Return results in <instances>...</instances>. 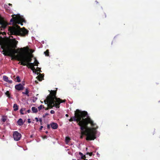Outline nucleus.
Returning a JSON list of instances; mask_svg holds the SVG:
<instances>
[{
  "instance_id": "nucleus-43",
  "label": "nucleus",
  "mask_w": 160,
  "mask_h": 160,
  "mask_svg": "<svg viewBox=\"0 0 160 160\" xmlns=\"http://www.w3.org/2000/svg\"><path fill=\"white\" fill-rule=\"evenodd\" d=\"M39 81H41V80H40V79L39 78Z\"/></svg>"
},
{
  "instance_id": "nucleus-34",
  "label": "nucleus",
  "mask_w": 160,
  "mask_h": 160,
  "mask_svg": "<svg viewBox=\"0 0 160 160\" xmlns=\"http://www.w3.org/2000/svg\"><path fill=\"white\" fill-rule=\"evenodd\" d=\"M30 111H31V110H29V109L28 110V111H27V112L28 113H29L30 112Z\"/></svg>"
},
{
  "instance_id": "nucleus-29",
  "label": "nucleus",
  "mask_w": 160,
  "mask_h": 160,
  "mask_svg": "<svg viewBox=\"0 0 160 160\" xmlns=\"http://www.w3.org/2000/svg\"><path fill=\"white\" fill-rule=\"evenodd\" d=\"M87 154H88V155H89L90 156H91L92 155V153H89V152H87Z\"/></svg>"
},
{
  "instance_id": "nucleus-10",
  "label": "nucleus",
  "mask_w": 160,
  "mask_h": 160,
  "mask_svg": "<svg viewBox=\"0 0 160 160\" xmlns=\"http://www.w3.org/2000/svg\"><path fill=\"white\" fill-rule=\"evenodd\" d=\"M3 79L4 81L8 83H12V80H8V78L6 76H3Z\"/></svg>"
},
{
  "instance_id": "nucleus-20",
  "label": "nucleus",
  "mask_w": 160,
  "mask_h": 160,
  "mask_svg": "<svg viewBox=\"0 0 160 160\" xmlns=\"http://www.w3.org/2000/svg\"><path fill=\"white\" fill-rule=\"evenodd\" d=\"M5 94L8 98H10V94L9 93V91H7L5 93Z\"/></svg>"
},
{
  "instance_id": "nucleus-2",
  "label": "nucleus",
  "mask_w": 160,
  "mask_h": 160,
  "mask_svg": "<svg viewBox=\"0 0 160 160\" xmlns=\"http://www.w3.org/2000/svg\"><path fill=\"white\" fill-rule=\"evenodd\" d=\"M88 113L87 112L81 111L77 110L75 112L74 116L72 117L69 121H76L78 124L80 126V129L82 131V133H86L83 130L85 129V126L90 123L92 126H94L93 122L89 117H87Z\"/></svg>"
},
{
  "instance_id": "nucleus-1",
  "label": "nucleus",
  "mask_w": 160,
  "mask_h": 160,
  "mask_svg": "<svg viewBox=\"0 0 160 160\" xmlns=\"http://www.w3.org/2000/svg\"><path fill=\"white\" fill-rule=\"evenodd\" d=\"M10 37L12 38L10 39L11 42L10 45L4 43L1 46V48L3 49L2 52H4V55L11 56L20 61V57L21 56H22L23 54L21 52H18V51L20 49L19 48L17 50L15 49L17 48V45L18 41H16V38H13L12 36H11Z\"/></svg>"
},
{
  "instance_id": "nucleus-38",
  "label": "nucleus",
  "mask_w": 160,
  "mask_h": 160,
  "mask_svg": "<svg viewBox=\"0 0 160 160\" xmlns=\"http://www.w3.org/2000/svg\"><path fill=\"white\" fill-rule=\"evenodd\" d=\"M86 158H82V159H84V160H88L87 159H86Z\"/></svg>"
},
{
  "instance_id": "nucleus-31",
  "label": "nucleus",
  "mask_w": 160,
  "mask_h": 160,
  "mask_svg": "<svg viewBox=\"0 0 160 160\" xmlns=\"http://www.w3.org/2000/svg\"><path fill=\"white\" fill-rule=\"evenodd\" d=\"M35 119L36 120V121H37V122H38V118H35Z\"/></svg>"
},
{
  "instance_id": "nucleus-19",
  "label": "nucleus",
  "mask_w": 160,
  "mask_h": 160,
  "mask_svg": "<svg viewBox=\"0 0 160 160\" xmlns=\"http://www.w3.org/2000/svg\"><path fill=\"white\" fill-rule=\"evenodd\" d=\"M79 154L81 156V158H86V157L85 155H83V154L81 152H79Z\"/></svg>"
},
{
  "instance_id": "nucleus-32",
  "label": "nucleus",
  "mask_w": 160,
  "mask_h": 160,
  "mask_svg": "<svg viewBox=\"0 0 160 160\" xmlns=\"http://www.w3.org/2000/svg\"><path fill=\"white\" fill-rule=\"evenodd\" d=\"M30 52H31V53H32V52H33L34 51H33V50H32V49H31V50H30Z\"/></svg>"
},
{
  "instance_id": "nucleus-14",
  "label": "nucleus",
  "mask_w": 160,
  "mask_h": 160,
  "mask_svg": "<svg viewBox=\"0 0 160 160\" xmlns=\"http://www.w3.org/2000/svg\"><path fill=\"white\" fill-rule=\"evenodd\" d=\"M32 110L33 113H37L38 112L37 108L35 107H32Z\"/></svg>"
},
{
  "instance_id": "nucleus-42",
  "label": "nucleus",
  "mask_w": 160,
  "mask_h": 160,
  "mask_svg": "<svg viewBox=\"0 0 160 160\" xmlns=\"http://www.w3.org/2000/svg\"><path fill=\"white\" fill-rule=\"evenodd\" d=\"M48 115V113H46V115Z\"/></svg>"
},
{
  "instance_id": "nucleus-9",
  "label": "nucleus",
  "mask_w": 160,
  "mask_h": 160,
  "mask_svg": "<svg viewBox=\"0 0 160 160\" xmlns=\"http://www.w3.org/2000/svg\"><path fill=\"white\" fill-rule=\"evenodd\" d=\"M34 66L35 65L34 63H30L28 64V65L27 66L28 68H30L33 71L36 70L35 68L34 67Z\"/></svg>"
},
{
  "instance_id": "nucleus-37",
  "label": "nucleus",
  "mask_w": 160,
  "mask_h": 160,
  "mask_svg": "<svg viewBox=\"0 0 160 160\" xmlns=\"http://www.w3.org/2000/svg\"><path fill=\"white\" fill-rule=\"evenodd\" d=\"M39 121L41 122H42V120L41 119H40L39 120Z\"/></svg>"
},
{
  "instance_id": "nucleus-21",
  "label": "nucleus",
  "mask_w": 160,
  "mask_h": 160,
  "mask_svg": "<svg viewBox=\"0 0 160 160\" xmlns=\"http://www.w3.org/2000/svg\"><path fill=\"white\" fill-rule=\"evenodd\" d=\"M16 81L18 82H20V78L19 76H17L16 77Z\"/></svg>"
},
{
  "instance_id": "nucleus-44",
  "label": "nucleus",
  "mask_w": 160,
  "mask_h": 160,
  "mask_svg": "<svg viewBox=\"0 0 160 160\" xmlns=\"http://www.w3.org/2000/svg\"><path fill=\"white\" fill-rule=\"evenodd\" d=\"M35 82H36V83H38V82H37L36 81H35Z\"/></svg>"
},
{
  "instance_id": "nucleus-3",
  "label": "nucleus",
  "mask_w": 160,
  "mask_h": 160,
  "mask_svg": "<svg viewBox=\"0 0 160 160\" xmlns=\"http://www.w3.org/2000/svg\"><path fill=\"white\" fill-rule=\"evenodd\" d=\"M11 22L15 24V25L12 27H8V30L9 33H10L11 36L12 35L15 36L19 35L22 36H25L28 35V31L25 28H20L17 24H20L22 25V22H25L24 19L20 15L18 16L13 17L10 20Z\"/></svg>"
},
{
  "instance_id": "nucleus-16",
  "label": "nucleus",
  "mask_w": 160,
  "mask_h": 160,
  "mask_svg": "<svg viewBox=\"0 0 160 160\" xmlns=\"http://www.w3.org/2000/svg\"><path fill=\"white\" fill-rule=\"evenodd\" d=\"M70 140V138L69 137H66V138L65 141H66V142L67 144H68V142H69Z\"/></svg>"
},
{
  "instance_id": "nucleus-30",
  "label": "nucleus",
  "mask_w": 160,
  "mask_h": 160,
  "mask_svg": "<svg viewBox=\"0 0 160 160\" xmlns=\"http://www.w3.org/2000/svg\"><path fill=\"white\" fill-rule=\"evenodd\" d=\"M28 123H30L31 122V119H28Z\"/></svg>"
},
{
  "instance_id": "nucleus-39",
  "label": "nucleus",
  "mask_w": 160,
  "mask_h": 160,
  "mask_svg": "<svg viewBox=\"0 0 160 160\" xmlns=\"http://www.w3.org/2000/svg\"><path fill=\"white\" fill-rule=\"evenodd\" d=\"M8 5H10V6H11V5H12V4H10V3H9V4H8Z\"/></svg>"
},
{
  "instance_id": "nucleus-4",
  "label": "nucleus",
  "mask_w": 160,
  "mask_h": 160,
  "mask_svg": "<svg viewBox=\"0 0 160 160\" xmlns=\"http://www.w3.org/2000/svg\"><path fill=\"white\" fill-rule=\"evenodd\" d=\"M51 94V95H48L44 100L45 104H47L48 107L50 108H52L54 106L57 108H59L60 99L56 97V91H52Z\"/></svg>"
},
{
  "instance_id": "nucleus-8",
  "label": "nucleus",
  "mask_w": 160,
  "mask_h": 160,
  "mask_svg": "<svg viewBox=\"0 0 160 160\" xmlns=\"http://www.w3.org/2000/svg\"><path fill=\"white\" fill-rule=\"evenodd\" d=\"M15 88L18 90H22L23 87L21 84H19L18 85H16L15 86Z\"/></svg>"
},
{
  "instance_id": "nucleus-33",
  "label": "nucleus",
  "mask_w": 160,
  "mask_h": 160,
  "mask_svg": "<svg viewBox=\"0 0 160 160\" xmlns=\"http://www.w3.org/2000/svg\"><path fill=\"white\" fill-rule=\"evenodd\" d=\"M47 128L48 129H49L50 128V126L49 125H47Z\"/></svg>"
},
{
  "instance_id": "nucleus-36",
  "label": "nucleus",
  "mask_w": 160,
  "mask_h": 160,
  "mask_svg": "<svg viewBox=\"0 0 160 160\" xmlns=\"http://www.w3.org/2000/svg\"><path fill=\"white\" fill-rule=\"evenodd\" d=\"M47 138V136H44V137H43L44 138Z\"/></svg>"
},
{
  "instance_id": "nucleus-7",
  "label": "nucleus",
  "mask_w": 160,
  "mask_h": 160,
  "mask_svg": "<svg viewBox=\"0 0 160 160\" xmlns=\"http://www.w3.org/2000/svg\"><path fill=\"white\" fill-rule=\"evenodd\" d=\"M13 137L14 139L17 141H18L21 137V134L17 131H15L13 133Z\"/></svg>"
},
{
  "instance_id": "nucleus-22",
  "label": "nucleus",
  "mask_w": 160,
  "mask_h": 160,
  "mask_svg": "<svg viewBox=\"0 0 160 160\" xmlns=\"http://www.w3.org/2000/svg\"><path fill=\"white\" fill-rule=\"evenodd\" d=\"M44 53L46 55V56H48V53H49V50H47L45 52H44Z\"/></svg>"
},
{
  "instance_id": "nucleus-6",
  "label": "nucleus",
  "mask_w": 160,
  "mask_h": 160,
  "mask_svg": "<svg viewBox=\"0 0 160 160\" xmlns=\"http://www.w3.org/2000/svg\"><path fill=\"white\" fill-rule=\"evenodd\" d=\"M20 61L21 64L23 66H28V64L30 63L32 60V58L28 56H26L23 54L22 56H21Z\"/></svg>"
},
{
  "instance_id": "nucleus-23",
  "label": "nucleus",
  "mask_w": 160,
  "mask_h": 160,
  "mask_svg": "<svg viewBox=\"0 0 160 160\" xmlns=\"http://www.w3.org/2000/svg\"><path fill=\"white\" fill-rule=\"evenodd\" d=\"M43 106L42 105H40L39 107H38V109L39 110H41L42 107Z\"/></svg>"
},
{
  "instance_id": "nucleus-40",
  "label": "nucleus",
  "mask_w": 160,
  "mask_h": 160,
  "mask_svg": "<svg viewBox=\"0 0 160 160\" xmlns=\"http://www.w3.org/2000/svg\"><path fill=\"white\" fill-rule=\"evenodd\" d=\"M66 117H68V114H66Z\"/></svg>"
},
{
  "instance_id": "nucleus-27",
  "label": "nucleus",
  "mask_w": 160,
  "mask_h": 160,
  "mask_svg": "<svg viewBox=\"0 0 160 160\" xmlns=\"http://www.w3.org/2000/svg\"><path fill=\"white\" fill-rule=\"evenodd\" d=\"M50 113L51 114H54L55 113V112H54V110H52L50 111Z\"/></svg>"
},
{
  "instance_id": "nucleus-41",
  "label": "nucleus",
  "mask_w": 160,
  "mask_h": 160,
  "mask_svg": "<svg viewBox=\"0 0 160 160\" xmlns=\"http://www.w3.org/2000/svg\"><path fill=\"white\" fill-rule=\"evenodd\" d=\"M45 132L46 133H48V131H46Z\"/></svg>"
},
{
  "instance_id": "nucleus-13",
  "label": "nucleus",
  "mask_w": 160,
  "mask_h": 160,
  "mask_svg": "<svg viewBox=\"0 0 160 160\" xmlns=\"http://www.w3.org/2000/svg\"><path fill=\"white\" fill-rule=\"evenodd\" d=\"M13 108L14 111H17L18 110V106L17 104L15 103L14 104L13 106Z\"/></svg>"
},
{
  "instance_id": "nucleus-12",
  "label": "nucleus",
  "mask_w": 160,
  "mask_h": 160,
  "mask_svg": "<svg viewBox=\"0 0 160 160\" xmlns=\"http://www.w3.org/2000/svg\"><path fill=\"white\" fill-rule=\"evenodd\" d=\"M17 123L19 125L21 126L23 124L22 120V119H19L17 121Z\"/></svg>"
},
{
  "instance_id": "nucleus-45",
  "label": "nucleus",
  "mask_w": 160,
  "mask_h": 160,
  "mask_svg": "<svg viewBox=\"0 0 160 160\" xmlns=\"http://www.w3.org/2000/svg\"><path fill=\"white\" fill-rule=\"evenodd\" d=\"M2 52H3V53H4L3 52H2ZM3 54L4 55V54L3 53Z\"/></svg>"
},
{
  "instance_id": "nucleus-46",
  "label": "nucleus",
  "mask_w": 160,
  "mask_h": 160,
  "mask_svg": "<svg viewBox=\"0 0 160 160\" xmlns=\"http://www.w3.org/2000/svg\"><path fill=\"white\" fill-rule=\"evenodd\" d=\"M159 102H160V101Z\"/></svg>"
},
{
  "instance_id": "nucleus-24",
  "label": "nucleus",
  "mask_w": 160,
  "mask_h": 160,
  "mask_svg": "<svg viewBox=\"0 0 160 160\" xmlns=\"http://www.w3.org/2000/svg\"><path fill=\"white\" fill-rule=\"evenodd\" d=\"M29 57L31 58L33 57V55L32 54H31L30 55L28 56Z\"/></svg>"
},
{
  "instance_id": "nucleus-28",
  "label": "nucleus",
  "mask_w": 160,
  "mask_h": 160,
  "mask_svg": "<svg viewBox=\"0 0 160 160\" xmlns=\"http://www.w3.org/2000/svg\"><path fill=\"white\" fill-rule=\"evenodd\" d=\"M6 120V119L5 118H2V121L3 122H5Z\"/></svg>"
},
{
  "instance_id": "nucleus-18",
  "label": "nucleus",
  "mask_w": 160,
  "mask_h": 160,
  "mask_svg": "<svg viewBox=\"0 0 160 160\" xmlns=\"http://www.w3.org/2000/svg\"><path fill=\"white\" fill-rule=\"evenodd\" d=\"M22 93L23 94H25L27 95L28 96H29V95L28 94V91L27 89H26V92H22Z\"/></svg>"
},
{
  "instance_id": "nucleus-11",
  "label": "nucleus",
  "mask_w": 160,
  "mask_h": 160,
  "mask_svg": "<svg viewBox=\"0 0 160 160\" xmlns=\"http://www.w3.org/2000/svg\"><path fill=\"white\" fill-rule=\"evenodd\" d=\"M51 127L52 128L56 129L58 128V125L56 123L53 122L51 124Z\"/></svg>"
},
{
  "instance_id": "nucleus-5",
  "label": "nucleus",
  "mask_w": 160,
  "mask_h": 160,
  "mask_svg": "<svg viewBox=\"0 0 160 160\" xmlns=\"http://www.w3.org/2000/svg\"><path fill=\"white\" fill-rule=\"evenodd\" d=\"M94 126H92L91 124V126L92 127V128H90L88 127V125L87 124L85 126V129L83 130L85 133H86L83 134L82 133V131L81 130V134L80 136L81 138H82L83 135H85L87 136L86 139L87 140H94L96 138V134L97 133V131L96 130L97 128L96 125L95 123H94Z\"/></svg>"
},
{
  "instance_id": "nucleus-15",
  "label": "nucleus",
  "mask_w": 160,
  "mask_h": 160,
  "mask_svg": "<svg viewBox=\"0 0 160 160\" xmlns=\"http://www.w3.org/2000/svg\"><path fill=\"white\" fill-rule=\"evenodd\" d=\"M34 59H35V61L33 63L34 64V65L35 66H38V65L39 63V62L37 61V60L35 58H34Z\"/></svg>"
},
{
  "instance_id": "nucleus-26",
  "label": "nucleus",
  "mask_w": 160,
  "mask_h": 160,
  "mask_svg": "<svg viewBox=\"0 0 160 160\" xmlns=\"http://www.w3.org/2000/svg\"><path fill=\"white\" fill-rule=\"evenodd\" d=\"M66 101V100H62L60 99V103L61 102H65Z\"/></svg>"
},
{
  "instance_id": "nucleus-35",
  "label": "nucleus",
  "mask_w": 160,
  "mask_h": 160,
  "mask_svg": "<svg viewBox=\"0 0 160 160\" xmlns=\"http://www.w3.org/2000/svg\"><path fill=\"white\" fill-rule=\"evenodd\" d=\"M43 128V127L42 126H41L40 128V130H41L42 129V128Z\"/></svg>"
},
{
  "instance_id": "nucleus-25",
  "label": "nucleus",
  "mask_w": 160,
  "mask_h": 160,
  "mask_svg": "<svg viewBox=\"0 0 160 160\" xmlns=\"http://www.w3.org/2000/svg\"><path fill=\"white\" fill-rule=\"evenodd\" d=\"M39 78L41 79H42V78H43L44 76L42 75H40V76H38Z\"/></svg>"
},
{
  "instance_id": "nucleus-17",
  "label": "nucleus",
  "mask_w": 160,
  "mask_h": 160,
  "mask_svg": "<svg viewBox=\"0 0 160 160\" xmlns=\"http://www.w3.org/2000/svg\"><path fill=\"white\" fill-rule=\"evenodd\" d=\"M25 110V108H21L20 110V113H21V114L23 115L24 114V113H23V111Z\"/></svg>"
}]
</instances>
